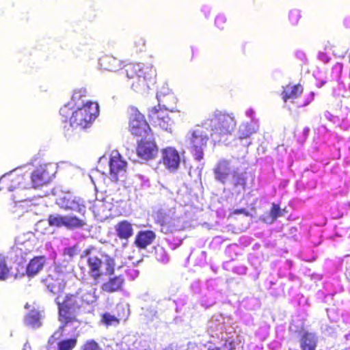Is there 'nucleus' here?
<instances>
[{
  "mask_svg": "<svg viewBox=\"0 0 350 350\" xmlns=\"http://www.w3.org/2000/svg\"><path fill=\"white\" fill-rule=\"evenodd\" d=\"M56 304L58 308V319L62 325L53 333L51 338L60 340L63 337L65 327L69 324L78 322L77 316L84 307L85 299L84 296L77 292L75 294L66 295L62 302L56 301Z\"/></svg>",
  "mask_w": 350,
  "mask_h": 350,
  "instance_id": "nucleus-1",
  "label": "nucleus"
},
{
  "mask_svg": "<svg viewBox=\"0 0 350 350\" xmlns=\"http://www.w3.org/2000/svg\"><path fill=\"white\" fill-rule=\"evenodd\" d=\"M159 105L157 107L158 109H163L164 111H172L174 106L176 103V98L174 94H168L164 96L161 100L158 101Z\"/></svg>",
  "mask_w": 350,
  "mask_h": 350,
  "instance_id": "nucleus-25",
  "label": "nucleus"
},
{
  "mask_svg": "<svg viewBox=\"0 0 350 350\" xmlns=\"http://www.w3.org/2000/svg\"><path fill=\"white\" fill-rule=\"evenodd\" d=\"M226 18L224 15H219L217 16L215 19V24L219 28L223 29V25L226 23Z\"/></svg>",
  "mask_w": 350,
  "mask_h": 350,
  "instance_id": "nucleus-37",
  "label": "nucleus"
},
{
  "mask_svg": "<svg viewBox=\"0 0 350 350\" xmlns=\"http://www.w3.org/2000/svg\"><path fill=\"white\" fill-rule=\"evenodd\" d=\"M155 237L152 231H140L136 237L135 243L137 247L144 249L152 243Z\"/></svg>",
  "mask_w": 350,
  "mask_h": 350,
  "instance_id": "nucleus-19",
  "label": "nucleus"
},
{
  "mask_svg": "<svg viewBox=\"0 0 350 350\" xmlns=\"http://www.w3.org/2000/svg\"><path fill=\"white\" fill-rule=\"evenodd\" d=\"M25 323L31 327H39L41 325L40 313L34 310L29 311L25 317Z\"/></svg>",
  "mask_w": 350,
  "mask_h": 350,
  "instance_id": "nucleus-26",
  "label": "nucleus"
},
{
  "mask_svg": "<svg viewBox=\"0 0 350 350\" xmlns=\"http://www.w3.org/2000/svg\"><path fill=\"white\" fill-rule=\"evenodd\" d=\"M254 111L252 109H249L247 111L246 113L248 116H251L253 114Z\"/></svg>",
  "mask_w": 350,
  "mask_h": 350,
  "instance_id": "nucleus-42",
  "label": "nucleus"
},
{
  "mask_svg": "<svg viewBox=\"0 0 350 350\" xmlns=\"http://www.w3.org/2000/svg\"><path fill=\"white\" fill-rule=\"evenodd\" d=\"M77 345L76 338L60 340L57 345V350H72Z\"/></svg>",
  "mask_w": 350,
  "mask_h": 350,
  "instance_id": "nucleus-30",
  "label": "nucleus"
},
{
  "mask_svg": "<svg viewBox=\"0 0 350 350\" xmlns=\"http://www.w3.org/2000/svg\"><path fill=\"white\" fill-rule=\"evenodd\" d=\"M124 282V279L121 276H117L111 278L107 282L103 284L102 288L105 291L113 292L119 290Z\"/></svg>",
  "mask_w": 350,
  "mask_h": 350,
  "instance_id": "nucleus-24",
  "label": "nucleus"
},
{
  "mask_svg": "<svg viewBox=\"0 0 350 350\" xmlns=\"http://www.w3.org/2000/svg\"><path fill=\"white\" fill-rule=\"evenodd\" d=\"M114 271V260L108 256L98 258H89V280L92 279L94 284L103 280V277L111 275Z\"/></svg>",
  "mask_w": 350,
  "mask_h": 350,
  "instance_id": "nucleus-6",
  "label": "nucleus"
},
{
  "mask_svg": "<svg viewBox=\"0 0 350 350\" xmlns=\"http://www.w3.org/2000/svg\"><path fill=\"white\" fill-rule=\"evenodd\" d=\"M157 220L161 224V231L165 234L181 228L180 219L172 209L167 212L160 211L157 215Z\"/></svg>",
  "mask_w": 350,
  "mask_h": 350,
  "instance_id": "nucleus-12",
  "label": "nucleus"
},
{
  "mask_svg": "<svg viewBox=\"0 0 350 350\" xmlns=\"http://www.w3.org/2000/svg\"><path fill=\"white\" fill-rule=\"evenodd\" d=\"M158 150L154 141L142 140L137 146V154L144 160L154 158L157 154Z\"/></svg>",
  "mask_w": 350,
  "mask_h": 350,
  "instance_id": "nucleus-16",
  "label": "nucleus"
},
{
  "mask_svg": "<svg viewBox=\"0 0 350 350\" xmlns=\"http://www.w3.org/2000/svg\"><path fill=\"white\" fill-rule=\"evenodd\" d=\"M99 64L101 68L109 71H116L120 66L119 60L111 55L102 57L99 59Z\"/></svg>",
  "mask_w": 350,
  "mask_h": 350,
  "instance_id": "nucleus-21",
  "label": "nucleus"
},
{
  "mask_svg": "<svg viewBox=\"0 0 350 350\" xmlns=\"http://www.w3.org/2000/svg\"><path fill=\"white\" fill-rule=\"evenodd\" d=\"M208 350H220V349L219 348L215 347V348H213V349L208 348Z\"/></svg>",
  "mask_w": 350,
  "mask_h": 350,
  "instance_id": "nucleus-43",
  "label": "nucleus"
},
{
  "mask_svg": "<svg viewBox=\"0 0 350 350\" xmlns=\"http://www.w3.org/2000/svg\"><path fill=\"white\" fill-rule=\"evenodd\" d=\"M133 47L135 52L142 51L145 48V40L142 38H137L133 41Z\"/></svg>",
  "mask_w": 350,
  "mask_h": 350,
  "instance_id": "nucleus-34",
  "label": "nucleus"
},
{
  "mask_svg": "<svg viewBox=\"0 0 350 350\" xmlns=\"http://www.w3.org/2000/svg\"><path fill=\"white\" fill-rule=\"evenodd\" d=\"M103 321L107 325H116L119 323L118 319L109 314H105L103 316Z\"/></svg>",
  "mask_w": 350,
  "mask_h": 350,
  "instance_id": "nucleus-33",
  "label": "nucleus"
},
{
  "mask_svg": "<svg viewBox=\"0 0 350 350\" xmlns=\"http://www.w3.org/2000/svg\"><path fill=\"white\" fill-rule=\"evenodd\" d=\"M81 350H88V349L86 347H84Z\"/></svg>",
  "mask_w": 350,
  "mask_h": 350,
  "instance_id": "nucleus-44",
  "label": "nucleus"
},
{
  "mask_svg": "<svg viewBox=\"0 0 350 350\" xmlns=\"http://www.w3.org/2000/svg\"><path fill=\"white\" fill-rule=\"evenodd\" d=\"M73 113L74 111L72 109L69 108L66 105L62 107L59 110V114L62 117V121L64 122H66L69 118H70V116H72Z\"/></svg>",
  "mask_w": 350,
  "mask_h": 350,
  "instance_id": "nucleus-32",
  "label": "nucleus"
},
{
  "mask_svg": "<svg viewBox=\"0 0 350 350\" xmlns=\"http://www.w3.org/2000/svg\"><path fill=\"white\" fill-rule=\"evenodd\" d=\"M256 131L254 126L249 123H243L239 126L238 135L239 139L249 137Z\"/></svg>",
  "mask_w": 350,
  "mask_h": 350,
  "instance_id": "nucleus-29",
  "label": "nucleus"
},
{
  "mask_svg": "<svg viewBox=\"0 0 350 350\" xmlns=\"http://www.w3.org/2000/svg\"><path fill=\"white\" fill-rule=\"evenodd\" d=\"M89 350H102L100 346L94 340L89 341Z\"/></svg>",
  "mask_w": 350,
  "mask_h": 350,
  "instance_id": "nucleus-38",
  "label": "nucleus"
},
{
  "mask_svg": "<svg viewBox=\"0 0 350 350\" xmlns=\"http://www.w3.org/2000/svg\"><path fill=\"white\" fill-rule=\"evenodd\" d=\"M148 117L155 127L172 133L174 122L169 117L167 111L153 107L148 111Z\"/></svg>",
  "mask_w": 350,
  "mask_h": 350,
  "instance_id": "nucleus-9",
  "label": "nucleus"
},
{
  "mask_svg": "<svg viewBox=\"0 0 350 350\" xmlns=\"http://www.w3.org/2000/svg\"><path fill=\"white\" fill-rule=\"evenodd\" d=\"M47 221L50 226L56 228L65 227L68 229L80 228L85 224L84 219H79L76 216H63L59 214L49 215Z\"/></svg>",
  "mask_w": 350,
  "mask_h": 350,
  "instance_id": "nucleus-8",
  "label": "nucleus"
},
{
  "mask_svg": "<svg viewBox=\"0 0 350 350\" xmlns=\"http://www.w3.org/2000/svg\"><path fill=\"white\" fill-rule=\"evenodd\" d=\"M161 159L165 167L171 172H176L181 162L178 152L172 147H167L161 150Z\"/></svg>",
  "mask_w": 350,
  "mask_h": 350,
  "instance_id": "nucleus-14",
  "label": "nucleus"
},
{
  "mask_svg": "<svg viewBox=\"0 0 350 350\" xmlns=\"http://www.w3.org/2000/svg\"><path fill=\"white\" fill-rule=\"evenodd\" d=\"M303 92V88L300 85L293 86L287 85L282 92V98L284 102L289 99L297 98Z\"/></svg>",
  "mask_w": 350,
  "mask_h": 350,
  "instance_id": "nucleus-23",
  "label": "nucleus"
},
{
  "mask_svg": "<svg viewBox=\"0 0 350 350\" xmlns=\"http://www.w3.org/2000/svg\"><path fill=\"white\" fill-rule=\"evenodd\" d=\"M64 273L58 267L49 271L47 276L43 280L47 288L53 294H59L64 291L66 282Z\"/></svg>",
  "mask_w": 350,
  "mask_h": 350,
  "instance_id": "nucleus-10",
  "label": "nucleus"
},
{
  "mask_svg": "<svg viewBox=\"0 0 350 350\" xmlns=\"http://www.w3.org/2000/svg\"><path fill=\"white\" fill-rule=\"evenodd\" d=\"M317 337L313 333L304 332L300 340L301 347L303 350H315Z\"/></svg>",
  "mask_w": 350,
  "mask_h": 350,
  "instance_id": "nucleus-20",
  "label": "nucleus"
},
{
  "mask_svg": "<svg viewBox=\"0 0 350 350\" xmlns=\"http://www.w3.org/2000/svg\"><path fill=\"white\" fill-rule=\"evenodd\" d=\"M107 161H108V159L106 157L103 156L99 159L98 163H99V164H101L103 163H106Z\"/></svg>",
  "mask_w": 350,
  "mask_h": 350,
  "instance_id": "nucleus-40",
  "label": "nucleus"
},
{
  "mask_svg": "<svg viewBox=\"0 0 350 350\" xmlns=\"http://www.w3.org/2000/svg\"><path fill=\"white\" fill-rule=\"evenodd\" d=\"M53 176V173L50 172L46 165H40L37 167L31 174V183L29 188L36 189L49 183Z\"/></svg>",
  "mask_w": 350,
  "mask_h": 350,
  "instance_id": "nucleus-15",
  "label": "nucleus"
},
{
  "mask_svg": "<svg viewBox=\"0 0 350 350\" xmlns=\"http://www.w3.org/2000/svg\"><path fill=\"white\" fill-rule=\"evenodd\" d=\"M99 113L98 103L89 101V125L98 117Z\"/></svg>",
  "mask_w": 350,
  "mask_h": 350,
  "instance_id": "nucleus-31",
  "label": "nucleus"
},
{
  "mask_svg": "<svg viewBox=\"0 0 350 350\" xmlns=\"http://www.w3.org/2000/svg\"><path fill=\"white\" fill-rule=\"evenodd\" d=\"M233 213L235 215L242 213L247 216L249 215L248 212L244 208L236 209L234 211Z\"/></svg>",
  "mask_w": 350,
  "mask_h": 350,
  "instance_id": "nucleus-39",
  "label": "nucleus"
},
{
  "mask_svg": "<svg viewBox=\"0 0 350 350\" xmlns=\"http://www.w3.org/2000/svg\"><path fill=\"white\" fill-rule=\"evenodd\" d=\"M29 189V184L25 175L17 172H10L0 178V191H12L16 189Z\"/></svg>",
  "mask_w": 350,
  "mask_h": 350,
  "instance_id": "nucleus-7",
  "label": "nucleus"
},
{
  "mask_svg": "<svg viewBox=\"0 0 350 350\" xmlns=\"http://www.w3.org/2000/svg\"><path fill=\"white\" fill-rule=\"evenodd\" d=\"M284 212V209L282 210L278 205L273 204L270 215L265 217L263 220L266 223L272 224L278 217L283 216Z\"/></svg>",
  "mask_w": 350,
  "mask_h": 350,
  "instance_id": "nucleus-27",
  "label": "nucleus"
},
{
  "mask_svg": "<svg viewBox=\"0 0 350 350\" xmlns=\"http://www.w3.org/2000/svg\"><path fill=\"white\" fill-rule=\"evenodd\" d=\"M11 275V268L8 265L5 257L0 254V280H5Z\"/></svg>",
  "mask_w": 350,
  "mask_h": 350,
  "instance_id": "nucleus-28",
  "label": "nucleus"
},
{
  "mask_svg": "<svg viewBox=\"0 0 350 350\" xmlns=\"http://www.w3.org/2000/svg\"><path fill=\"white\" fill-rule=\"evenodd\" d=\"M103 206V202L101 200H96L94 202L91 208L92 209V212L94 215L96 217L100 214V208Z\"/></svg>",
  "mask_w": 350,
  "mask_h": 350,
  "instance_id": "nucleus-36",
  "label": "nucleus"
},
{
  "mask_svg": "<svg viewBox=\"0 0 350 350\" xmlns=\"http://www.w3.org/2000/svg\"><path fill=\"white\" fill-rule=\"evenodd\" d=\"M215 179L223 185L229 184L234 189H244L245 173L240 171L230 160L221 159L213 168Z\"/></svg>",
  "mask_w": 350,
  "mask_h": 350,
  "instance_id": "nucleus-2",
  "label": "nucleus"
},
{
  "mask_svg": "<svg viewBox=\"0 0 350 350\" xmlns=\"http://www.w3.org/2000/svg\"><path fill=\"white\" fill-rule=\"evenodd\" d=\"M118 236L120 239H127L133 234L132 225L127 221L118 223L116 226Z\"/></svg>",
  "mask_w": 350,
  "mask_h": 350,
  "instance_id": "nucleus-22",
  "label": "nucleus"
},
{
  "mask_svg": "<svg viewBox=\"0 0 350 350\" xmlns=\"http://www.w3.org/2000/svg\"><path fill=\"white\" fill-rule=\"evenodd\" d=\"M110 178L113 181H117L125 176L126 162L122 159L118 150L111 152L109 161Z\"/></svg>",
  "mask_w": 350,
  "mask_h": 350,
  "instance_id": "nucleus-11",
  "label": "nucleus"
},
{
  "mask_svg": "<svg viewBox=\"0 0 350 350\" xmlns=\"http://www.w3.org/2000/svg\"><path fill=\"white\" fill-rule=\"evenodd\" d=\"M149 126L144 116L136 109H131L129 129L133 135H143L147 133Z\"/></svg>",
  "mask_w": 350,
  "mask_h": 350,
  "instance_id": "nucleus-13",
  "label": "nucleus"
},
{
  "mask_svg": "<svg viewBox=\"0 0 350 350\" xmlns=\"http://www.w3.org/2000/svg\"><path fill=\"white\" fill-rule=\"evenodd\" d=\"M211 133L204 121L201 126H198L187 133V137L196 159L200 160L203 158L204 149L206 146Z\"/></svg>",
  "mask_w": 350,
  "mask_h": 350,
  "instance_id": "nucleus-5",
  "label": "nucleus"
},
{
  "mask_svg": "<svg viewBox=\"0 0 350 350\" xmlns=\"http://www.w3.org/2000/svg\"><path fill=\"white\" fill-rule=\"evenodd\" d=\"M44 264L45 257L44 256L33 257L27 265L26 275L30 278L35 276L43 269Z\"/></svg>",
  "mask_w": 350,
  "mask_h": 350,
  "instance_id": "nucleus-18",
  "label": "nucleus"
},
{
  "mask_svg": "<svg viewBox=\"0 0 350 350\" xmlns=\"http://www.w3.org/2000/svg\"><path fill=\"white\" fill-rule=\"evenodd\" d=\"M172 94V91L170 90V88L165 85H163L158 91L157 94V100H160L162 99V98H164V96H167L168 94Z\"/></svg>",
  "mask_w": 350,
  "mask_h": 350,
  "instance_id": "nucleus-35",
  "label": "nucleus"
},
{
  "mask_svg": "<svg viewBox=\"0 0 350 350\" xmlns=\"http://www.w3.org/2000/svg\"><path fill=\"white\" fill-rule=\"evenodd\" d=\"M88 109L85 105L78 108L70 116V124L75 128L85 129L88 126Z\"/></svg>",
  "mask_w": 350,
  "mask_h": 350,
  "instance_id": "nucleus-17",
  "label": "nucleus"
},
{
  "mask_svg": "<svg viewBox=\"0 0 350 350\" xmlns=\"http://www.w3.org/2000/svg\"><path fill=\"white\" fill-rule=\"evenodd\" d=\"M78 211L80 213L82 212V214L84 216L85 213V206L83 205L81 207L79 206Z\"/></svg>",
  "mask_w": 350,
  "mask_h": 350,
  "instance_id": "nucleus-41",
  "label": "nucleus"
},
{
  "mask_svg": "<svg viewBox=\"0 0 350 350\" xmlns=\"http://www.w3.org/2000/svg\"><path fill=\"white\" fill-rule=\"evenodd\" d=\"M205 121V125L211 131V137L214 142L219 141L222 135L230 134L234 129L236 122L234 117L220 111L215 112Z\"/></svg>",
  "mask_w": 350,
  "mask_h": 350,
  "instance_id": "nucleus-4",
  "label": "nucleus"
},
{
  "mask_svg": "<svg viewBox=\"0 0 350 350\" xmlns=\"http://www.w3.org/2000/svg\"><path fill=\"white\" fill-rule=\"evenodd\" d=\"M124 71L128 78L134 79L132 88L140 93L146 92L149 88L148 82L156 77V70L151 64H129L125 66Z\"/></svg>",
  "mask_w": 350,
  "mask_h": 350,
  "instance_id": "nucleus-3",
  "label": "nucleus"
}]
</instances>
